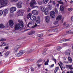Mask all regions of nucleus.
Returning a JSON list of instances; mask_svg holds the SVG:
<instances>
[{
    "instance_id": "1",
    "label": "nucleus",
    "mask_w": 73,
    "mask_h": 73,
    "mask_svg": "<svg viewBox=\"0 0 73 73\" xmlns=\"http://www.w3.org/2000/svg\"><path fill=\"white\" fill-rule=\"evenodd\" d=\"M27 18L29 19L30 18L31 20L32 21H36V23L39 24L40 23V16H38L37 17V19H36V17L35 16H32V13H29L27 15Z\"/></svg>"
},
{
    "instance_id": "2",
    "label": "nucleus",
    "mask_w": 73,
    "mask_h": 73,
    "mask_svg": "<svg viewBox=\"0 0 73 73\" xmlns=\"http://www.w3.org/2000/svg\"><path fill=\"white\" fill-rule=\"evenodd\" d=\"M20 24H16L15 26L14 29L15 31H17V30H21L22 28H23V22H21Z\"/></svg>"
},
{
    "instance_id": "3",
    "label": "nucleus",
    "mask_w": 73,
    "mask_h": 73,
    "mask_svg": "<svg viewBox=\"0 0 73 73\" xmlns=\"http://www.w3.org/2000/svg\"><path fill=\"white\" fill-rule=\"evenodd\" d=\"M0 3L1 5H7L8 4V0H0Z\"/></svg>"
},
{
    "instance_id": "4",
    "label": "nucleus",
    "mask_w": 73,
    "mask_h": 73,
    "mask_svg": "<svg viewBox=\"0 0 73 73\" xmlns=\"http://www.w3.org/2000/svg\"><path fill=\"white\" fill-rule=\"evenodd\" d=\"M25 53V51L24 50H21L20 51L19 53L17 54L16 56L17 57H20L21 56Z\"/></svg>"
},
{
    "instance_id": "5",
    "label": "nucleus",
    "mask_w": 73,
    "mask_h": 73,
    "mask_svg": "<svg viewBox=\"0 0 73 73\" xmlns=\"http://www.w3.org/2000/svg\"><path fill=\"white\" fill-rule=\"evenodd\" d=\"M31 2L30 3V5L31 7L32 8H35L34 5L35 4H36V2L35 1V0H31Z\"/></svg>"
},
{
    "instance_id": "6",
    "label": "nucleus",
    "mask_w": 73,
    "mask_h": 73,
    "mask_svg": "<svg viewBox=\"0 0 73 73\" xmlns=\"http://www.w3.org/2000/svg\"><path fill=\"white\" fill-rule=\"evenodd\" d=\"M22 5L23 2H19L16 4L17 6L19 8H21L22 7Z\"/></svg>"
},
{
    "instance_id": "7",
    "label": "nucleus",
    "mask_w": 73,
    "mask_h": 73,
    "mask_svg": "<svg viewBox=\"0 0 73 73\" xmlns=\"http://www.w3.org/2000/svg\"><path fill=\"white\" fill-rule=\"evenodd\" d=\"M50 14V17L51 18L54 17V16H55V12L54 11H51Z\"/></svg>"
},
{
    "instance_id": "8",
    "label": "nucleus",
    "mask_w": 73,
    "mask_h": 73,
    "mask_svg": "<svg viewBox=\"0 0 73 73\" xmlns=\"http://www.w3.org/2000/svg\"><path fill=\"white\" fill-rule=\"evenodd\" d=\"M16 11V8L15 7H13L10 9V11L11 13H13V12Z\"/></svg>"
},
{
    "instance_id": "9",
    "label": "nucleus",
    "mask_w": 73,
    "mask_h": 73,
    "mask_svg": "<svg viewBox=\"0 0 73 73\" xmlns=\"http://www.w3.org/2000/svg\"><path fill=\"white\" fill-rule=\"evenodd\" d=\"M4 14L3 15L4 16H5L6 15L8 14V9H6L3 10Z\"/></svg>"
},
{
    "instance_id": "10",
    "label": "nucleus",
    "mask_w": 73,
    "mask_h": 73,
    "mask_svg": "<svg viewBox=\"0 0 73 73\" xmlns=\"http://www.w3.org/2000/svg\"><path fill=\"white\" fill-rule=\"evenodd\" d=\"M70 50H66L65 52V55H69V56H70Z\"/></svg>"
},
{
    "instance_id": "11",
    "label": "nucleus",
    "mask_w": 73,
    "mask_h": 73,
    "mask_svg": "<svg viewBox=\"0 0 73 73\" xmlns=\"http://www.w3.org/2000/svg\"><path fill=\"white\" fill-rule=\"evenodd\" d=\"M32 13L34 15H38V13L37 11L35 10H33L32 11Z\"/></svg>"
},
{
    "instance_id": "12",
    "label": "nucleus",
    "mask_w": 73,
    "mask_h": 73,
    "mask_svg": "<svg viewBox=\"0 0 73 73\" xmlns=\"http://www.w3.org/2000/svg\"><path fill=\"white\" fill-rule=\"evenodd\" d=\"M14 25L13 21L12 20H10L9 21V25L10 27H12Z\"/></svg>"
},
{
    "instance_id": "13",
    "label": "nucleus",
    "mask_w": 73,
    "mask_h": 73,
    "mask_svg": "<svg viewBox=\"0 0 73 73\" xmlns=\"http://www.w3.org/2000/svg\"><path fill=\"white\" fill-rule=\"evenodd\" d=\"M46 21L47 23H48L50 21V17L48 16H46L45 17Z\"/></svg>"
},
{
    "instance_id": "14",
    "label": "nucleus",
    "mask_w": 73,
    "mask_h": 73,
    "mask_svg": "<svg viewBox=\"0 0 73 73\" xmlns=\"http://www.w3.org/2000/svg\"><path fill=\"white\" fill-rule=\"evenodd\" d=\"M40 9H41L42 12H45V11H46V9H45V8H44V7H43L42 6H41L40 7Z\"/></svg>"
},
{
    "instance_id": "15",
    "label": "nucleus",
    "mask_w": 73,
    "mask_h": 73,
    "mask_svg": "<svg viewBox=\"0 0 73 73\" xmlns=\"http://www.w3.org/2000/svg\"><path fill=\"white\" fill-rule=\"evenodd\" d=\"M16 49L15 50V53H17V50L19 48H20V46L17 45L16 46Z\"/></svg>"
},
{
    "instance_id": "16",
    "label": "nucleus",
    "mask_w": 73,
    "mask_h": 73,
    "mask_svg": "<svg viewBox=\"0 0 73 73\" xmlns=\"http://www.w3.org/2000/svg\"><path fill=\"white\" fill-rule=\"evenodd\" d=\"M60 10L61 11H63L64 10V6L63 5H61L60 7Z\"/></svg>"
},
{
    "instance_id": "17",
    "label": "nucleus",
    "mask_w": 73,
    "mask_h": 73,
    "mask_svg": "<svg viewBox=\"0 0 73 73\" xmlns=\"http://www.w3.org/2000/svg\"><path fill=\"white\" fill-rule=\"evenodd\" d=\"M68 61L69 63H72V59L71 57L69 56L68 57Z\"/></svg>"
},
{
    "instance_id": "18",
    "label": "nucleus",
    "mask_w": 73,
    "mask_h": 73,
    "mask_svg": "<svg viewBox=\"0 0 73 73\" xmlns=\"http://www.w3.org/2000/svg\"><path fill=\"white\" fill-rule=\"evenodd\" d=\"M70 39H65L64 40H62L60 41V42L62 43V42H64L65 41H70Z\"/></svg>"
},
{
    "instance_id": "19",
    "label": "nucleus",
    "mask_w": 73,
    "mask_h": 73,
    "mask_svg": "<svg viewBox=\"0 0 73 73\" xmlns=\"http://www.w3.org/2000/svg\"><path fill=\"white\" fill-rule=\"evenodd\" d=\"M35 32L34 31H31L29 33H28V35H33L35 33Z\"/></svg>"
},
{
    "instance_id": "20",
    "label": "nucleus",
    "mask_w": 73,
    "mask_h": 73,
    "mask_svg": "<svg viewBox=\"0 0 73 73\" xmlns=\"http://www.w3.org/2000/svg\"><path fill=\"white\" fill-rule=\"evenodd\" d=\"M5 28V26L3 24L1 23L0 24V28L1 29H3Z\"/></svg>"
},
{
    "instance_id": "21",
    "label": "nucleus",
    "mask_w": 73,
    "mask_h": 73,
    "mask_svg": "<svg viewBox=\"0 0 73 73\" xmlns=\"http://www.w3.org/2000/svg\"><path fill=\"white\" fill-rule=\"evenodd\" d=\"M61 19V16H59L56 18V20H60Z\"/></svg>"
},
{
    "instance_id": "22",
    "label": "nucleus",
    "mask_w": 73,
    "mask_h": 73,
    "mask_svg": "<svg viewBox=\"0 0 73 73\" xmlns=\"http://www.w3.org/2000/svg\"><path fill=\"white\" fill-rule=\"evenodd\" d=\"M46 11L44 12V14L46 15H48L49 14V10L48 9H47L45 10Z\"/></svg>"
},
{
    "instance_id": "23",
    "label": "nucleus",
    "mask_w": 73,
    "mask_h": 73,
    "mask_svg": "<svg viewBox=\"0 0 73 73\" xmlns=\"http://www.w3.org/2000/svg\"><path fill=\"white\" fill-rule=\"evenodd\" d=\"M52 6L51 5H48V8L49 9V10H51L52 9Z\"/></svg>"
},
{
    "instance_id": "24",
    "label": "nucleus",
    "mask_w": 73,
    "mask_h": 73,
    "mask_svg": "<svg viewBox=\"0 0 73 73\" xmlns=\"http://www.w3.org/2000/svg\"><path fill=\"white\" fill-rule=\"evenodd\" d=\"M19 11L20 12V14L21 16H23V14H24V11L23 10L21 11L19 10Z\"/></svg>"
},
{
    "instance_id": "25",
    "label": "nucleus",
    "mask_w": 73,
    "mask_h": 73,
    "mask_svg": "<svg viewBox=\"0 0 73 73\" xmlns=\"http://www.w3.org/2000/svg\"><path fill=\"white\" fill-rule=\"evenodd\" d=\"M43 1L44 4H47L48 3V1H49V0H43Z\"/></svg>"
},
{
    "instance_id": "26",
    "label": "nucleus",
    "mask_w": 73,
    "mask_h": 73,
    "mask_svg": "<svg viewBox=\"0 0 73 73\" xmlns=\"http://www.w3.org/2000/svg\"><path fill=\"white\" fill-rule=\"evenodd\" d=\"M38 3L39 5H41L42 4V2L40 1H38Z\"/></svg>"
},
{
    "instance_id": "27",
    "label": "nucleus",
    "mask_w": 73,
    "mask_h": 73,
    "mask_svg": "<svg viewBox=\"0 0 73 73\" xmlns=\"http://www.w3.org/2000/svg\"><path fill=\"white\" fill-rule=\"evenodd\" d=\"M52 31L54 32H57L58 31V29H57V28H56L53 29L52 30Z\"/></svg>"
},
{
    "instance_id": "28",
    "label": "nucleus",
    "mask_w": 73,
    "mask_h": 73,
    "mask_svg": "<svg viewBox=\"0 0 73 73\" xmlns=\"http://www.w3.org/2000/svg\"><path fill=\"white\" fill-rule=\"evenodd\" d=\"M33 24V22L32 21H30L29 22V23H28L27 25V27H29V25H32Z\"/></svg>"
},
{
    "instance_id": "29",
    "label": "nucleus",
    "mask_w": 73,
    "mask_h": 73,
    "mask_svg": "<svg viewBox=\"0 0 73 73\" xmlns=\"http://www.w3.org/2000/svg\"><path fill=\"white\" fill-rule=\"evenodd\" d=\"M9 51H7V52H6L5 54V56H7L8 55H9Z\"/></svg>"
},
{
    "instance_id": "30",
    "label": "nucleus",
    "mask_w": 73,
    "mask_h": 73,
    "mask_svg": "<svg viewBox=\"0 0 73 73\" xmlns=\"http://www.w3.org/2000/svg\"><path fill=\"white\" fill-rule=\"evenodd\" d=\"M1 44L2 45V46H6L7 45L5 42H1Z\"/></svg>"
},
{
    "instance_id": "31",
    "label": "nucleus",
    "mask_w": 73,
    "mask_h": 73,
    "mask_svg": "<svg viewBox=\"0 0 73 73\" xmlns=\"http://www.w3.org/2000/svg\"><path fill=\"white\" fill-rule=\"evenodd\" d=\"M38 40L39 41H42L44 40L43 38H42L41 37L39 38Z\"/></svg>"
},
{
    "instance_id": "32",
    "label": "nucleus",
    "mask_w": 73,
    "mask_h": 73,
    "mask_svg": "<svg viewBox=\"0 0 73 73\" xmlns=\"http://www.w3.org/2000/svg\"><path fill=\"white\" fill-rule=\"evenodd\" d=\"M62 49V47H60V46H58V48H57V50H61Z\"/></svg>"
},
{
    "instance_id": "33",
    "label": "nucleus",
    "mask_w": 73,
    "mask_h": 73,
    "mask_svg": "<svg viewBox=\"0 0 73 73\" xmlns=\"http://www.w3.org/2000/svg\"><path fill=\"white\" fill-rule=\"evenodd\" d=\"M42 61V59L41 58L37 62H41Z\"/></svg>"
},
{
    "instance_id": "34",
    "label": "nucleus",
    "mask_w": 73,
    "mask_h": 73,
    "mask_svg": "<svg viewBox=\"0 0 73 73\" xmlns=\"http://www.w3.org/2000/svg\"><path fill=\"white\" fill-rule=\"evenodd\" d=\"M1 41H6V39L5 38H2L0 39Z\"/></svg>"
},
{
    "instance_id": "35",
    "label": "nucleus",
    "mask_w": 73,
    "mask_h": 73,
    "mask_svg": "<svg viewBox=\"0 0 73 73\" xmlns=\"http://www.w3.org/2000/svg\"><path fill=\"white\" fill-rule=\"evenodd\" d=\"M58 3H59V4H62V5H63V4H64V3H63V2H62V1H58Z\"/></svg>"
},
{
    "instance_id": "36",
    "label": "nucleus",
    "mask_w": 73,
    "mask_h": 73,
    "mask_svg": "<svg viewBox=\"0 0 73 73\" xmlns=\"http://www.w3.org/2000/svg\"><path fill=\"white\" fill-rule=\"evenodd\" d=\"M63 46L64 47V46H68V44L67 43H63L62 44Z\"/></svg>"
},
{
    "instance_id": "37",
    "label": "nucleus",
    "mask_w": 73,
    "mask_h": 73,
    "mask_svg": "<svg viewBox=\"0 0 73 73\" xmlns=\"http://www.w3.org/2000/svg\"><path fill=\"white\" fill-rule=\"evenodd\" d=\"M37 25L36 23L34 26L32 27V28H36V27H37Z\"/></svg>"
},
{
    "instance_id": "38",
    "label": "nucleus",
    "mask_w": 73,
    "mask_h": 73,
    "mask_svg": "<svg viewBox=\"0 0 73 73\" xmlns=\"http://www.w3.org/2000/svg\"><path fill=\"white\" fill-rule=\"evenodd\" d=\"M71 30H69V31H67L66 32V33L68 34H70L71 33Z\"/></svg>"
},
{
    "instance_id": "39",
    "label": "nucleus",
    "mask_w": 73,
    "mask_h": 73,
    "mask_svg": "<svg viewBox=\"0 0 73 73\" xmlns=\"http://www.w3.org/2000/svg\"><path fill=\"white\" fill-rule=\"evenodd\" d=\"M42 36H43V34H41L38 35V37H40Z\"/></svg>"
},
{
    "instance_id": "40",
    "label": "nucleus",
    "mask_w": 73,
    "mask_h": 73,
    "mask_svg": "<svg viewBox=\"0 0 73 73\" xmlns=\"http://www.w3.org/2000/svg\"><path fill=\"white\" fill-rule=\"evenodd\" d=\"M59 67H58V66H57V67H56V68H55V70H57V71H58V70H59Z\"/></svg>"
},
{
    "instance_id": "41",
    "label": "nucleus",
    "mask_w": 73,
    "mask_h": 73,
    "mask_svg": "<svg viewBox=\"0 0 73 73\" xmlns=\"http://www.w3.org/2000/svg\"><path fill=\"white\" fill-rule=\"evenodd\" d=\"M3 11L1 10L0 11V16H1V15H3Z\"/></svg>"
},
{
    "instance_id": "42",
    "label": "nucleus",
    "mask_w": 73,
    "mask_h": 73,
    "mask_svg": "<svg viewBox=\"0 0 73 73\" xmlns=\"http://www.w3.org/2000/svg\"><path fill=\"white\" fill-rule=\"evenodd\" d=\"M31 71H32V72H33V71H34V70H35V68L31 67Z\"/></svg>"
},
{
    "instance_id": "43",
    "label": "nucleus",
    "mask_w": 73,
    "mask_h": 73,
    "mask_svg": "<svg viewBox=\"0 0 73 73\" xmlns=\"http://www.w3.org/2000/svg\"><path fill=\"white\" fill-rule=\"evenodd\" d=\"M68 10L69 11H71L73 10V9L72 8H69L68 9Z\"/></svg>"
},
{
    "instance_id": "44",
    "label": "nucleus",
    "mask_w": 73,
    "mask_h": 73,
    "mask_svg": "<svg viewBox=\"0 0 73 73\" xmlns=\"http://www.w3.org/2000/svg\"><path fill=\"white\" fill-rule=\"evenodd\" d=\"M54 66V64H53L52 65H49L50 68H53Z\"/></svg>"
},
{
    "instance_id": "45",
    "label": "nucleus",
    "mask_w": 73,
    "mask_h": 73,
    "mask_svg": "<svg viewBox=\"0 0 73 73\" xmlns=\"http://www.w3.org/2000/svg\"><path fill=\"white\" fill-rule=\"evenodd\" d=\"M58 21H56L54 22V24H55V25H56V24H58Z\"/></svg>"
},
{
    "instance_id": "46",
    "label": "nucleus",
    "mask_w": 73,
    "mask_h": 73,
    "mask_svg": "<svg viewBox=\"0 0 73 73\" xmlns=\"http://www.w3.org/2000/svg\"><path fill=\"white\" fill-rule=\"evenodd\" d=\"M34 60V59H30L28 60V62H32V61H33Z\"/></svg>"
},
{
    "instance_id": "47",
    "label": "nucleus",
    "mask_w": 73,
    "mask_h": 73,
    "mask_svg": "<svg viewBox=\"0 0 73 73\" xmlns=\"http://www.w3.org/2000/svg\"><path fill=\"white\" fill-rule=\"evenodd\" d=\"M48 62H45L44 63V65H48Z\"/></svg>"
},
{
    "instance_id": "48",
    "label": "nucleus",
    "mask_w": 73,
    "mask_h": 73,
    "mask_svg": "<svg viewBox=\"0 0 73 73\" xmlns=\"http://www.w3.org/2000/svg\"><path fill=\"white\" fill-rule=\"evenodd\" d=\"M52 60L54 61V62H55V64H56V61H57L56 59L54 58H53V59H52Z\"/></svg>"
},
{
    "instance_id": "49",
    "label": "nucleus",
    "mask_w": 73,
    "mask_h": 73,
    "mask_svg": "<svg viewBox=\"0 0 73 73\" xmlns=\"http://www.w3.org/2000/svg\"><path fill=\"white\" fill-rule=\"evenodd\" d=\"M42 54H43V55H45L46 54V52H42Z\"/></svg>"
},
{
    "instance_id": "50",
    "label": "nucleus",
    "mask_w": 73,
    "mask_h": 73,
    "mask_svg": "<svg viewBox=\"0 0 73 73\" xmlns=\"http://www.w3.org/2000/svg\"><path fill=\"white\" fill-rule=\"evenodd\" d=\"M66 28H69L70 26H69V25L68 24H66Z\"/></svg>"
},
{
    "instance_id": "51",
    "label": "nucleus",
    "mask_w": 73,
    "mask_h": 73,
    "mask_svg": "<svg viewBox=\"0 0 73 73\" xmlns=\"http://www.w3.org/2000/svg\"><path fill=\"white\" fill-rule=\"evenodd\" d=\"M45 46H51V44H48L45 45Z\"/></svg>"
},
{
    "instance_id": "52",
    "label": "nucleus",
    "mask_w": 73,
    "mask_h": 73,
    "mask_svg": "<svg viewBox=\"0 0 73 73\" xmlns=\"http://www.w3.org/2000/svg\"><path fill=\"white\" fill-rule=\"evenodd\" d=\"M55 12L56 13L58 12V11H57V9H55Z\"/></svg>"
},
{
    "instance_id": "53",
    "label": "nucleus",
    "mask_w": 73,
    "mask_h": 73,
    "mask_svg": "<svg viewBox=\"0 0 73 73\" xmlns=\"http://www.w3.org/2000/svg\"><path fill=\"white\" fill-rule=\"evenodd\" d=\"M13 1L14 2H15L16 3H17V1H18V0H13Z\"/></svg>"
},
{
    "instance_id": "54",
    "label": "nucleus",
    "mask_w": 73,
    "mask_h": 73,
    "mask_svg": "<svg viewBox=\"0 0 73 73\" xmlns=\"http://www.w3.org/2000/svg\"><path fill=\"white\" fill-rule=\"evenodd\" d=\"M47 50V49L46 48V49L44 50L43 52H46V51Z\"/></svg>"
},
{
    "instance_id": "55",
    "label": "nucleus",
    "mask_w": 73,
    "mask_h": 73,
    "mask_svg": "<svg viewBox=\"0 0 73 73\" xmlns=\"http://www.w3.org/2000/svg\"><path fill=\"white\" fill-rule=\"evenodd\" d=\"M28 9H29L27 11V12H30V11H31V9L30 8H29Z\"/></svg>"
},
{
    "instance_id": "56",
    "label": "nucleus",
    "mask_w": 73,
    "mask_h": 73,
    "mask_svg": "<svg viewBox=\"0 0 73 73\" xmlns=\"http://www.w3.org/2000/svg\"><path fill=\"white\" fill-rule=\"evenodd\" d=\"M41 65H42V64H38V68H40V67Z\"/></svg>"
},
{
    "instance_id": "57",
    "label": "nucleus",
    "mask_w": 73,
    "mask_h": 73,
    "mask_svg": "<svg viewBox=\"0 0 73 73\" xmlns=\"http://www.w3.org/2000/svg\"><path fill=\"white\" fill-rule=\"evenodd\" d=\"M8 48H9V46H6L5 47V49H8Z\"/></svg>"
},
{
    "instance_id": "58",
    "label": "nucleus",
    "mask_w": 73,
    "mask_h": 73,
    "mask_svg": "<svg viewBox=\"0 0 73 73\" xmlns=\"http://www.w3.org/2000/svg\"><path fill=\"white\" fill-rule=\"evenodd\" d=\"M52 4L54 5H55V4H56V2H55V1H53V2H52Z\"/></svg>"
},
{
    "instance_id": "59",
    "label": "nucleus",
    "mask_w": 73,
    "mask_h": 73,
    "mask_svg": "<svg viewBox=\"0 0 73 73\" xmlns=\"http://www.w3.org/2000/svg\"><path fill=\"white\" fill-rule=\"evenodd\" d=\"M57 71L56 70H54V73H57Z\"/></svg>"
},
{
    "instance_id": "60",
    "label": "nucleus",
    "mask_w": 73,
    "mask_h": 73,
    "mask_svg": "<svg viewBox=\"0 0 73 73\" xmlns=\"http://www.w3.org/2000/svg\"><path fill=\"white\" fill-rule=\"evenodd\" d=\"M59 62L60 64L61 65H63V64L62 63V62H61L60 61Z\"/></svg>"
},
{
    "instance_id": "61",
    "label": "nucleus",
    "mask_w": 73,
    "mask_h": 73,
    "mask_svg": "<svg viewBox=\"0 0 73 73\" xmlns=\"http://www.w3.org/2000/svg\"><path fill=\"white\" fill-rule=\"evenodd\" d=\"M71 20L72 21H73V16L72 17H71Z\"/></svg>"
},
{
    "instance_id": "62",
    "label": "nucleus",
    "mask_w": 73,
    "mask_h": 73,
    "mask_svg": "<svg viewBox=\"0 0 73 73\" xmlns=\"http://www.w3.org/2000/svg\"><path fill=\"white\" fill-rule=\"evenodd\" d=\"M70 3L71 4H72V3H73V1H70Z\"/></svg>"
},
{
    "instance_id": "63",
    "label": "nucleus",
    "mask_w": 73,
    "mask_h": 73,
    "mask_svg": "<svg viewBox=\"0 0 73 73\" xmlns=\"http://www.w3.org/2000/svg\"><path fill=\"white\" fill-rule=\"evenodd\" d=\"M58 64L59 65V66H60V67L61 66V65H60V63H58Z\"/></svg>"
},
{
    "instance_id": "64",
    "label": "nucleus",
    "mask_w": 73,
    "mask_h": 73,
    "mask_svg": "<svg viewBox=\"0 0 73 73\" xmlns=\"http://www.w3.org/2000/svg\"><path fill=\"white\" fill-rule=\"evenodd\" d=\"M70 73H73V72L72 71H70Z\"/></svg>"
}]
</instances>
